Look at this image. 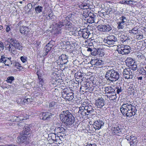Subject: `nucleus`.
<instances>
[{
	"instance_id": "1",
	"label": "nucleus",
	"mask_w": 146,
	"mask_h": 146,
	"mask_svg": "<svg viewBox=\"0 0 146 146\" xmlns=\"http://www.w3.org/2000/svg\"><path fill=\"white\" fill-rule=\"evenodd\" d=\"M121 113L127 117H131L136 114L137 111L133 103L130 101L125 102L120 108Z\"/></svg>"
},
{
	"instance_id": "2",
	"label": "nucleus",
	"mask_w": 146,
	"mask_h": 146,
	"mask_svg": "<svg viewBox=\"0 0 146 146\" xmlns=\"http://www.w3.org/2000/svg\"><path fill=\"white\" fill-rule=\"evenodd\" d=\"M5 44L6 48L11 52L13 51L12 46L16 49L20 50H21L23 48V46L21 43L16 39L12 38L7 39L5 42Z\"/></svg>"
},
{
	"instance_id": "3",
	"label": "nucleus",
	"mask_w": 146,
	"mask_h": 146,
	"mask_svg": "<svg viewBox=\"0 0 146 146\" xmlns=\"http://www.w3.org/2000/svg\"><path fill=\"white\" fill-rule=\"evenodd\" d=\"M60 116L61 120L67 125H70L73 123L72 115L68 110L63 111Z\"/></svg>"
},
{
	"instance_id": "4",
	"label": "nucleus",
	"mask_w": 146,
	"mask_h": 146,
	"mask_svg": "<svg viewBox=\"0 0 146 146\" xmlns=\"http://www.w3.org/2000/svg\"><path fill=\"white\" fill-rule=\"evenodd\" d=\"M105 76L107 80L111 82L115 81L118 80L119 78V73L113 69L108 70L106 72Z\"/></svg>"
},
{
	"instance_id": "5",
	"label": "nucleus",
	"mask_w": 146,
	"mask_h": 146,
	"mask_svg": "<svg viewBox=\"0 0 146 146\" xmlns=\"http://www.w3.org/2000/svg\"><path fill=\"white\" fill-rule=\"evenodd\" d=\"M117 50L119 53L122 55L129 53L131 50L130 47L128 45L122 44L117 46Z\"/></svg>"
},
{
	"instance_id": "6",
	"label": "nucleus",
	"mask_w": 146,
	"mask_h": 146,
	"mask_svg": "<svg viewBox=\"0 0 146 146\" xmlns=\"http://www.w3.org/2000/svg\"><path fill=\"white\" fill-rule=\"evenodd\" d=\"M123 77L127 79H132L134 76V72L131 70L130 68H127L124 69L123 72Z\"/></svg>"
},
{
	"instance_id": "7",
	"label": "nucleus",
	"mask_w": 146,
	"mask_h": 146,
	"mask_svg": "<svg viewBox=\"0 0 146 146\" xmlns=\"http://www.w3.org/2000/svg\"><path fill=\"white\" fill-rule=\"evenodd\" d=\"M111 130L113 133L117 135L121 136L124 134V130L122 128L119 127H112Z\"/></svg>"
},
{
	"instance_id": "8",
	"label": "nucleus",
	"mask_w": 146,
	"mask_h": 146,
	"mask_svg": "<svg viewBox=\"0 0 146 146\" xmlns=\"http://www.w3.org/2000/svg\"><path fill=\"white\" fill-rule=\"evenodd\" d=\"M90 34L89 31L87 29H80L79 31V35L80 36H82L84 39L88 38Z\"/></svg>"
},
{
	"instance_id": "9",
	"label": "nucleus",
	"mask_w": 146,
	"mask_h": 146,
	"mask_svg": "<svg viewBox=\"0 0 146 146\" xmlns=\"http://www.w3.org/2000/svg\"><path fill=\"white\" fill-rule=\"evenodd\" d=\"M68 57V56L65 54H62L59 57V59L57 61L58 64H61L62 65L67 63L68 61L67 60Z\"/></svg>"
},
{
	"instance_id": "10",
	"label": "nucleus",
	"mask_w": 146,
	"mask_h": 146,
	"mask_svg": "<svg viewBox=\"0 0 146 146\" xmlns=\"http://www.w3.org/2000/svg\"><path fill=\"white\" fill-rule=\"evenodd\" d=\"M73 94V92L67 93L65 91L62 92V97L68 101H71L74 98Z\"/></svg>"
},
{
	"instance_id": "11",
	"label": "nucleus",
	"mask_w": 146,
	"mask_h": 146,
	"mask_svg": "<svg viewBox=\"0 0 146 146\" xmlns=\"http://www.w3.org/2000/svg\"><path fill=\"white\" fill-rule=\"evenodd\" d=\"M29 138L27 135L22 134L17 138V141L18 143H26L29 142Z\"/></svg>"
},
{
	"instance_id": "12",
	"label": "nucleus",
	"mask_w": 146,
	"mask_h": 146,
	"mask_svg": "<svg viewBox=\"0 0 146 146\" xmlns=\"http://www.w3.org/2000/svg\"><path fill=\"white\" fill-rule=\"evenodd\" d=\"M98 29L100 31L109 32L112 29L111 26L109 25H100L98 27Z\"/></svg>"
},
{
	"instance_id": "13",
	"label": "nucleus",
	"mask_w": 146,
	"mask_h": 146,
	"mask_svg": "<svg viewBox=\"0 0 146 146\" xmlns=\"http://www.w3.org/2000/svg\"><path fill=\"white\" fill-rule=\"evenodd\" d=\"M104 123L103 121L98 120L94 122L93 124L94 128L96 129H99L104 125Z\"/></svg>"
},
{
	"instance_id": "14",
	"label": "nucleus",
	"mask_w": 146,
	"mask_h": 146,
	"mask_svg": "<svg viewBox=\"0 0 146 146\" xmlns=\"http://www.w3.org/2000/svg\"><path fill=\"white\" fill-rule=\"evenodd\" d=\"M117 41V38L113 35L107 37L106 40V42L108 44H114Z\"/></svg>"
},
{
	"instance_id": "15",
	"label": "nucleus",
	"mask_w": 146,
	"mask_h": 146,
	"mask_svg": "<svg viewBox=\"0 0 146 146\" xmlns=\"http://www.w3.org/2000/svg\"><path fill=\"white\" fill-rule=\"evenodd\" d=\"M105 100L102 97H99L96 100V104L98 108H101L104 106L105 104Z\"/></svg>"
},
{
	"instance_id": "16",
	"label": "nucleus",
	"mask_w": 146,
	"mask_h": 146,
	"mask_svg": "<svg viewBox=\"0 0 146 146\" xmlns=\"http://www.w3.org/2000/svg\"><path fill=\"white\" fill-rule=\"evenodd\" d=\"M23 115L18 116H11L10 117V120L11 121H20L25 120V119L23 117Z\"/></svg>"
},
{
	"instance_id": "17",
	"label": "nucleus",
	"mask_w": 146,
	"mask_h": 146,
	"mask_svg": "<svg viewBox=\"0 0 146 146\" xmlns=\"http://www.w3.org/2000/svg\"><path fill=\"white\" fill-rule=\"evenodd\" d=\"M65 21L66 20H62L61 21L58 23H57L56 27L58 31L56 32L58 34L60 33H61V28L62 27H64L65 24Z\"/></svg>"
},
{
	"instance_id": "18",
	"label": "nucleus",
	"mask_w": 146,
	"mask_h": 146,
	"mask_svg": "<svg viewBox=\"0 0 146 146\" xmlns=\"http://www.w3.org/2000/svg\"><path fill=\"white\" fill-rule=\"evenodd\" d=\"M56 130L60 136L63 137L65 134V130L63 127H57L56 129Z\"/></svg>"
},
{
	"instance_id": "19",
	"label": "nucleus",
	"mask_w": 146,
	"mask_h": 146,
	"mask_svg": "<svg viewBox=\"0 0 146 146\" xmlns=\"http://www.w3.org/2000/svg\"><path fill=\"white\" fill-rule=\"evenodd\" d=\"M104 91L106 92V94H107L109 95L114 92L115 90L111 86H108L104 88Z\"/></svg>"
},
{
	"instance_id": "20",
	"label": "nucleus",
	"mask_w": 146,
	"mask_h": 146,
	"mask_svg": "<svg viewBox=\"0 0 146 146\" xmlns=\"http://www.w3.org/2000/svg\"><path fill=\"white\" fill-rule=\"evenodd\" d=\"M65 28L66 29L68 30L71 31L74 27V26L72 25V24L68 22L67 20L65 21Z\"/></svg>"
},
{
	"instance_id": "21",
	"label": "nucleus",
	"mask_w": 146,
	"mask_h": 146,
	"mask_svg": "<svg viewBox=\"0 0 146 146\" xmlns=\"http://www.w3.org/2000/svg\"><path fill=\"white\" fill-rule=\"evenodd\" d=\"M20 31L21 34H25L29 31L30 30L28 27L23 26L20 27Z\"/></svg>"
},
{
	"instance_id": "22",
	"label": "nucleus",
	"mask_w": 146,
	"mask_h": 146,
	"mask_svg": "<svg viewBox=\"0 0 146 146\" xmlns=\"http://www.w3.org/2000/svg\"><path fill=\"white\" fill-rule=\"evenodd\" d=\"M54 43V41H50L49 43L47 44L44 48V50L45 51H47V52H49L51 48L53 46V44Z\"/></svg>"
},
{
	"instance_id": "23",
	"label": "nucleus",
	"mask_w": 146,
	"mask_h": 146,
	"mask_svg": "<svg viewBox=\"0 0 146 146\" xmlns=\"http://www.w3.org/2000/svg\"><path fill=\"white\" fill-rule=\"evenodd\" d=\"M91 15V16H89L87 19L88 22L90 23H92L95 22L96 15L92 13V14Z\"/></svg>"
},
{
	"instance_id": "24",
	"label": "nucleus",
	"mask_w": 146,
	"mask_h": 146,
	"mask_svg": "<svg viewBox=\"0 0 146 146\" xmlns=\"http://www.w3.org/2000/svg\"><path fill=\"white\" fill-rule=\"evenodd\" d=\"M86 112L85 108L82 107H80L79 108V110L78 113L79 114H80L82 116H84L87 115Z\"/></svg>"
},
{
	"instance_id": "25",
	"label": "nucleus",
	"mask_w": 146,
	"mask_h": 146,
	"mask_svg": "<svg viewBox=\"0 0 146 146\" xmlns=\"http://www.w3.org/2000/svg\"><path fill=\"white\" fill-rule=\"evenodd\" d=\"M51 116V114L49 112H47L43 113L42 115V119L45 120L47 119L50 118V116Z\"/></svg>"
},
{
	"instance_id": "26",
	"label": "nucleus",
	"mask_w": 146,
	"mask_h": 146,
	"mask_svg": "<svg viewBox=\"0 0 146 146\" xmlns=\"http://www.w3.org/2000/svg\"><path fill=\"white\" fill-rule=\"evenodd\" d=\"M127 19L126 17L124 16H121L120 17L118 21V22L124 24H125L127 23Z\"/></svg>"
},
{
	"instance_id": "27",
	"label": "nucleus",
	"mask_w": 146,
	"mask_h": 146,
	"mask_svg": "<svg viewBox=\"0 0 146 146\" xmlns=\"http://www.w3.org/2000/svg\"><path fill=\"white\" fill-rule=\"evenodd\" d=\"M79 28H77L76 27H74L72 30L70 31V33L74 36L76 35L77 33L79 35V31H80V29L79 30Z\"/></svg>"
},
{
	"instance_id": "28",
	"label": "nucleus",
	"mask_w": 146,
	"mask_h": 146,
	"mask_svg": "<svg viewBox=\"0 0 146 146\" xmlns=\"http://www.w3.org/2000/svg\"><path fill=\"white\" fill-rule=\"evenodd\" d=\"M107 96L110 100H115L117 98L116 93H114V92L111 94L108 95Z\"/></svg>"
},
{
	"instance_id": "29",
	"label": "nucleus",
	"mask_w": 146,
	"mask_h": 146,
	"mask_svg": "<svg viewBox=\"0 0 146 146\" xmlns=\"http://www.w3.org/2000/svg\"><path fill=\"white\" fill-rule=\"evenodd\" d=\"M126 63L129 66H130L131 64H132L135 62L134 60L132 58L128 57L125 60Z\"/></svg>"
},
{
	"instance_id": "30",
	"label": "nucleus",
	"mask_w": 146,
	"mask_h": 146,
	"mask_svg": "<svg viewBox=\"0 0 146 146\" xmlns=\"http://www.w3.org/2000/svg\"><path fill=\"white\" fill-rule=\"evenodd\" d=\"M92 14V13L89 12L88 10H86L84 11L83 15L85 18H88L89 16H91V15Z\"/></svg>"
},
{
	"instance_id": "31",
	"label": "nucleus",
	"mask_w": 146,
	"mask_h": 146,
	"mask_svg": "<svg viewBox=\"0 0 146 146\" xmlns=\"http://www.w3.org/2000/svg\"><path fill=\"white\" fill-rule=\"evenodd\" d=\"M83 73H82L80 72H78L74 74V77L76 78L77 79H79L82 77Z\"/></svg>"
},
{
	"instance_id": "32",
	"label": "nucleus",
	"mask_w": 146,
	"mask_h": 146,
	"mask_svg": "<svg viewBox=\"0 0 146 146\" xmlns=\"http://www.w3.org/2000/svg\"><path fill=\"white\" fill-rule=\"evenodd\" d=\"M128 37L127 36H125L124 35H121L119 37V39L120 40L123 42L125 41L127 39Z\"/></svg>"
},
{
	"instance_id": "33",
	"label": "nucleus",
	"mask_w": 146,
	"mask_h": 146,
	"mask_svg": "<svg viewBox=\"0 0 146 146\" xmlns=\"http://www.w3.org/2000/svg\"><path fill=\"white\" fill-rule=\"evenodd\" d=\"M49 136L50 137L51 139L54 141H56L57 138L59 137V136L56 137L55 134L54 133H50L49 134Z\"/></svg>"
},
{
	"instance_id": "34",
	"label": "nucleus",
	"mask_w": 146,
	"mask_h": 146,
	"mask_svg": "<svg viewBox=\"0 0 146 146\" xmlns=\"http://www.w3.org/2000/svg\"><path fill=\"white\" fill-rule=\"evenodd\" d=\"M92 63L93 62H94V65L96 66H99L101 65L102 63V61L101 60H92Z\"/></svg>"
},
{
	"instance_id": "35",
	"label": "nucleus",
	"mask_w": 146,
	"mask_h": 146,
	"mask_svg": "<svg viewBox=\"0 0 146 146\" xmlns=\"http://www.w3.org/2000/svg\"><path fill=\"white\" fill-rule=\"evenodd\" d=\"M30 130V128L28 127H25L24 129L23 133V134L27 135V134H29V132Z\"/></svg>"
},
{
	"instance_id": "36",
	"label": "nucleus",
	"mask_w": 146,
	"mask_h": 146,
	"mask_svg": "<svg viewBox=\"0 0 146 146\" xmlns=\"http://www.w3.org/2000/svg\"><path fill=\"white\" fill-rule=\"evenodd\" d=\"M117 28L118 29H123L124 28L125 24L118 21L117 23Z\"/></svg>"
},
{
	"instance_id": "37",
	"label": "nucleus",
	"mask_w": 146,
	"mask_h": 146,
	"mask_svg": "<svg viewBox=\"0 0 146 146\" xmlns=\"http://www.w3.org/2000/svg\"><path fill=\"white\" fill-rule=\"evenodd\" d=\"M138 29L137 27H135L133 28L131 30H129V33H130L134 34H136L137 33H138Z\"/></svg>"
},
{
	"instance_id": "38",
	"label": "nucleus",
	"mask_w": 146,
	"mask_h": 146,
	"mask_svg": "<svg viewBox=\"0 0 146 146\" xmlns=\"http://www.w3.org/2000/svg\"><path fill=\"white\" fill-rule=\"evenodd\" d=\"M114 90H115L114 93H115V92L116 91L117 93L119 94L122 92L121 87L120 86H117L115 88Z\"/></svg>"
},
{
	"instance_id": "39",
	"label": "nucleus",
	"mask_w": 146,
	"mask_h": 146,
	"mask_svg": "<svg viewBox=\"0 0 146 146\" xmlns=\"http://www.w3.org/2000/svg\"><path fill=\"white\" fill-rule=\"evenodd\" d=\"M42 7L38 5L35 8V10L36 13H40L42 12Z\"/></svg>"
},
{
	"instance_id": "40",
	"label": "nucleus",
	"mask_w": 146,
	"mask_h": 146,
	"mask_svg": "<svg viewBox=\"0 0 146 146\" xmlns=\"http://www.w3.org/2000/svg\"><path fill=\"white\" fill-rule=\"evenodd\" d=\"M86 109H88L89 113L90 114L92 113L94 110V109H93L92 107L91 106L88 105L86 107Z\"/></svg>"
},
{
	"instance_id": "41",
	"label": "nucleus",
	"mask_w": 146,
	"mask_h": 146,
	"mask_svg": "<svg viewBox=\"0 0 146 146\" xmlns=\"http://www.w3.org/2000/svg\"><path fill=\"white\" fill-rule=\"evenodd\" d=\"M14 80V77L13 76H10L7 78L6 81L7 82L11 84L12 83V81Z\"/></svg>"
},
{
	"instance_id": "42",
	"label": "nucleus",
	"mask_w": 146,
	"mask_h": 146,
	"mask_svg": "<svg viewBox=\"0 0 146 146\" xmlns=\"http://www.w3.org/2000/svg\"><path fill=\"white\" fill-rule=\"evenodd\" d=\"M130 66V68L133 70H137V66L136 62H134L133 64H131Z\"/></svg>"
},
{
	"instance_id": "43",
	"label": "nucleus",
	"mask_w": 146,
	"mask_h": 146,
	"mask_svg": "<svg viewBox=\"0 0 146 146\" xmlns=\"http://www.w3.org/2000/svg\"><path fill=\"white\" fill-rule=\"evenodd\" d=\"M138 35L136 36V38L138 40H140L143 38V35L141 33H138Z\"/></svg>"
},
{
	"instance_id": "44",
	"label": "nucleus",
	"mask_w": 146,
	"mask_h": 146,
	"mask_svg": "<svg viewBox=\"0 0 146 146\" xmlns=\"http://www.w3.org/2000/svg\"><path fill=\"white\" fill-rule=\"evenodd\" d=\"M49 106L50 107H53L55 108L57 107V103L54 102H52L49 104Z\"/></svg>"
},
{
	"instance_id": "45",
	"label": "nucleus",
	"mask_w": 146,
	"mask_h": 146,
	"mask_svg": "<svg viewBox=\"0 0 146 146\" xmlns=\"http://www.w3.org/2000/svg\"><path fill=\"white\" fill-rule=\"evenodd\" d=\"M33 99L31 98H26L24 99L23 101L25 103L28 104L32 101Z\"/></svg>"
},
{
	"instance_id": "46",
	"label": "nucleus",
	"mask_w": 146,
	"mask_h": 146,
	"mask_svg": "<svg viewBox=\"0 0 146 146\" xmlns=\"http://www.w3.org/2000/svg\"><path fill=\"white\" fill-rule=\"evenodd\" d=\"M139 73L142 75H145L146 74V71L143 67L140 69Z\"/></svg>"
},
{
	"instance_id": "47",
	"label": "nucleus",
	"mask_w": 146,
	"mask_h": 146,
	"mask_svg": "<svg viewBox=\"0 0 146 146\" xmlns=\"http://www.w3.org/2000/svg\"><path fill=\"white\" fill-rule=\"evenodd\" d=\"M12 64V62L11 60H6V61L5 62L4 64L5 66H9Z\"/></svg>"
},
{
	"instance_id": "48",
	"label": "nucleus",
	"mask_w": 146,
	"mask_h": 146,
	"mask_svg": "<svg viewBox=\"0 0 146 146\" xmlns=\"http://www.w3.org/2000/svg\"><path fill=\"white\" fill-rule=\"evenodd\" d=\"M7 58L5 57L4 56H2L1 58L0 59V62L1 63H3L4 64L6 61Z\"/></svg>"
},
{
	"instance_id": "49",
	"label": "nucleus",
	"mask_w": 146,
	"mask_h": 146,
	"mask_svg": "<svg viewBox=\"0 0 146 146\" xmlns=\"http://www.w3.org/2000/svg\"><path fill=\"white\" fill-rule=\"evenodd\" d=\"M132 1L131 0H130L129 1H121L119 2V3L122 4H127L129 5L130 4V2H132Z\"/></svg>"
},
{
	"instance_id": "50",
	"label": "nucleus",
	"mask_w": 146,
	"mask_h": 146,
	"mask_svg": "<svg viewBox=\"0 0 146 146\" xmlns=\"http://www.w3.org/2000/svg\"><path fill=\"white\" fill-rule=\"evenodd\" d=\"M20 59L23 62L25 63L27 61V57L25 56H22L20 58Z\"/></svg>"
},
{
	"instance_id": "51",
	"label": "nucleus",
	"mask_w": 146,
	"mask_h": 146,
	"mask_svg": "<svg viewBox=\"0 0 146 146\" xmlns=\"http://www.w3.org/2000/svg\"><path fill=\"white\" fill-rule=\"evenodd\" d=\"M132 138H133V140H132V141L130 142L131 143H133V144H136L137 142V140L136 138L135 137H132Z\"/></svg>"
},
{
	"instance_id": "52",
	"label": "nucleus",
	"mask_w": 146,
	"mask_h": 146,
	"mask_svg": "<svg viewBox=\"0 0 146 146\" xmlns=\"http://www.w3.org/2000/svg\"><path fill=\"white\" fill-rule=\"evenodd\" d=\"M132 137H134L133 136H127L126 137V139H127V141H130V142L132 141V140H133V138H132Z\"/></svg>"
},
{
	"instance_id": "53",
	"label": "nucleus",
	"mask_w": 146,
	"mask_h": 146,
	"mask_svg": "<svg viewBox=\"0 0 146 146\" xmlns=\"http://www.w3.org/2000/svg\"><path fill=\"white\" fill-rule=\"evenodd\" d=\"M81 7L83 9H86L89 8V7L87 5L83 4Z\"/></svg>"
},
{
	"instance_id": "54",
	"label": "nucleus",
	"mask_w": 146,
	"mask_h": 146,
	"mask_svg": "<svg viewBox=\"0 0 146 146\" xmlns=\"http://www.w3.org/2000/svg\"><path fill=\"white\" fill-rule=\"evenodd\" d=\"M37 75L38 79L40 80L41 79V75L42 74L40 70H38L36 73Z\"/></svg>"
},
{
	"instance_id": "55",
	"label": "nucleus",
	"mask_w": 146,
	"mask_h": 146,
	"mask_svg": "<svg viewBox=\"0 0 146 146\" xmlns=\"http://www.w3.org/2000/svg\"><path fill=\"white\" fill-rule=\"evenodd\" d=\"M15 66L18 69H20L22 67L21 64L19 62H16L15 63Z\"/></svg>"
},
{
	"instance_id": "56",
	"label": "nucleus",
	"mask_w": 146,
	"mask_h": 146,
	"mask_svg": "<svg viewBox=\"0 0 146 146\" xmlns=\"http://www.w3.org/2000/svg\"><path fill=\"white\" fill-rule=\"evenodd\" d=\"M86 146H97L96 145L95 143H88Z\"/></svg>"
},
{
	"instance_id": "57",
	"label": "nucleus",
	"mask_w": 146,
	"mask_h": 146,
	"mask_svg": "<svg viewBox=\"0 0 146 146\" xmlns=\"http://www.w3.org/2000/svg\"><path fill=\"white\" fill-rule=\"evenodd\" d=\"M87 104L86 103L83 102V103L82 104L81 106L80 107H84V108L86 107V106H88L87 105Z\"/></svg>"
},
{
	"instance_id": "58",
	"label": "nucleus",
	"mask_w": 146,
	"mask_h": 146,
	"mask_svg": "<svg viewBox=\"0 0 146 146\" xmlns=\"http://www.w3.org/2000/svg\"><path fill=\"white\" fill-rule=\"evenodd\" d=\"M10 30V28L9 26H7L6 28V32H8Z\"/></svg>"
},
{
	"instance_id": "59",
	"label": "nucleus",
	"mask_w": 146,
	"mask_h": 146,
	"mask_svg": "<svg viewBox=\"0 0 146 146\" xmlns=\"http://www.w3.org/2000/svg\"><path fill=\"white\" fill-rule=\"evenodd\" d=\"M0 47L2 49H3L4 47L3 43L1 42H0Z\"/></svg>"
},
{
	"instance_id": "60",
	"label": "nucleus",
	"mask_w": 146,
	"mask_h": 146,
	"mask_svg": "<svg viewBox=\"0 0 146 146\" xmlns=\"http://www.w3.org/2000/svg\"><path fill=\"white\" fill-rule=\"evenodd\" d=\"M39 82L40 84H41V85H42V84L43 83V79L41 78L40 80L39 79Z\"/></svg>"
},
{
	"instance_id": "61",
	"label": "nucleus",
	"mask_w": 146,
	"mask_h": 146,
	"mask_svg": "<svg viewBox=\"0 0 146 146\" xmlns=\"http://www.w3.org/2000/svg\"><path fill=\"white\" fill-rule=\"evenodd\" d=\"M45 51V52L43 53V56H46L48 54V52H47V51Z\"/></svg>"
},
{
	"instance_id": "62",
	"label": "nucleus",
	"mask_w": 146,
	"mask_h": 146,
	"mask_svg": "<svg viewBox=\"0 0 146 146\" xmlns=\"http://www.w3.org/2000/svg\"><path fill=\"white\" fill-rule=\"evenodd\" d=\"M84 108H85V110H86V113H87V115H88L90 114V113H89V111L88 110V109H87L86 108V107H84Z\"/></svg>"
},
{
	"instance_id": "63",
	"label": "nucleus",
	"mask_w": 146,
	"mask_h": 146,
	"mask_svg": "<svg viewBox=\"0 0 146 146\" xmlns=\"http://www.w3.org/2000/svg\"><path fill=\"white\" fill-rule=\"evenodd\" d=\"M92 48H88L87 50L88 51H90L91 52H92Z\"/></svg>"
},
{
	"instance_id": "64",
	"label": "nucleus",
	"mask_w": 146,
	"mask_h": 146,
	"mask_svg": "<svg viewBox=\"0 0 146 146\" xmlns=\"http://www.w3.org/2000/svg\"><path fill=\"white\" fill-rule=\"evenodd\" d=\"M143 78L141 76L138 78V80H142V79Z\"/></svg>"
}]
</instances>
